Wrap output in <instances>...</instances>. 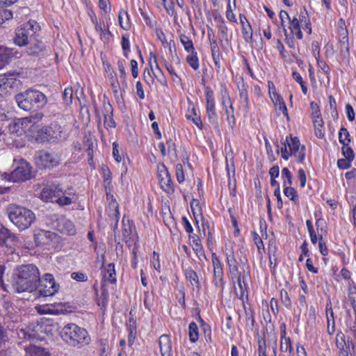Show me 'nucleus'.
<instances>
[{
    "label": "nucleus",
    "instance_id": "1",
    "mask_svg": "<svg viewBox=\"0 0 356 356\" xmlns=\"http://www.w3.org/2000/svg\"><path fill=\"white\" fill-rule=\"evenodd\" d=\"M40 282L39 270L33 264L22 265L13 274V286L17 293L36 291Z\"/></svg>",
    "mask_w": 356,
    "mask_h": 356
},
{
    "label": "nucleus",
    "instance_id": "2",
    "mask_svg": "<svg viewBox=\"0 0 356 356\" xmlns=\"http://www.w3.org/2000/svg\"><path fill=\"white\" fill-rule=\"evenodd\" d=\"M225 256L232 280L234 283H237L239 289V293L238 289H235L236 293L240 299H243L247 292L246 280L249 276L248 267H245V263L241 259V265H238V262L235 257L233 247L230 245H225Z\"/></svg>",
    "mask_w": 356,
    "mask_h": 356
},
{
    "label": "nucleus",
    "instance_id": "3",
    "mask_svg": "<svg viewBox=\"0 0 356 356\" xmlns=\"http://www.w3.org/2000/svg\"><path fill=\"white\" fill-rule=\"evenodd\" d=\"M19 107L24 111H36L42 108L47 103V98L42 92L29 89L15 96Z\"/></svg>",
    "mask_w": 356,
    "mask_h": 356
},
{
    "label": "nucleus",
    "instance_id": "4",
    "mask_svg": "<svg viewBox=\"0 0 356 356\" xmlns=\"http://www.w3.org/2000/svg\"><path fill=\"white\" fill-rule=\"evenodd\" d=\"M6 213L9 220L19 230L26 229L35 220V215L31 210L16 204L8 206Z\"/></svg>",
    "mask_w": 356,
    "mask_h": 356
},
{
    "label": "nucleus",
    "instance_id": "5",
    "mask_svg": "<svg viewBox=\"0 0 356 356\" xmlns=\"http://www.w3.org/2000/svg\"><path fill=\"white\" fill-rule=\"evenodd\" d=\"M61 337L68 344L79 347L88 345L90 342V337L88 331L74 323L65 325L61 331Z\"/></svg>",
    "mask_w": 356,
    "mask_h": 356
},
{
    "label": "nucleus",
    "instance_id": "6",
    "mask_svg": "<svg viewBox=\"0 0 356 356\" xmlns=\"http://www.w3.org/2000/svg\"><path fill=\"white\" fill-rule=\"evenodd\" d=\"M282 147H281V156L284 160H288L291 156H293L298 162L302 163L306 155V148L305 145H301L297 137H286L281 140Z\"/></svg>",
    "mask_w": 356,
    "mask_h": 356
},
{
    "label": "nucleus",
    "instance_id": "7",
    "mask_svg": "<svg viewBox=\"0 0 356 356\" xmlns=\"http://www.w3.org/2000/svg\"><path fill=\"white\" fill-rule=\"evenodd\" d=\"M40 30V26L37 22L29 21L17 30L15 43L20 47L25 46L38 37L37 33Z\"/></svg>",
    "mask_w": 356,
    "mask_h": 356
},
{
    "label": "nucleus",
    "instance_id": "8",
    "mask_svg": "<svg viewBox=\"0 0 356 356\" xmlns=\"http://www.w3.org/2000/svg\"><path fill=\"white\" fill-rule=\"evenodd\" d=\"M15 169L9 175V181L13 182L24 181L31 178V166L23 159H15Z\"/></svg>",
    "mask_w": 356,
    "mask_h": 356
},
{
    "label": "nucleus",
    "instance_id": "9",
    "mask_svg": "<svg viewBox=\"0 0 356 356\" xmlns=\"http://www.w3.org/2000/svg\"><path fill=\"white\" fill-rule=\"evenodd\" d=\"M38 293L40 296H52L58 291L59 285L56 283L54 276L47 273L39 284Z\"/></svg>",
    "mask_w": 356,
    "mask_h": 356
},
{
    "label": "nucleus",
    "instance_id": "10",
    "mask_svg": "<svg viewBox=\"0 0 356 356\" xmlns=\"http://www.w3.org/2000/svg\"><path fill=\"white\" fill-rule=\"evenodd\" d=\"M19 83L17 74H5L0 76V99L8 96L10 90Z\"/></svg>",
    "mask_w": 356,
    "mask_h": 356
},
{
    "label": "nucleus",
    "instance_id": "11",
    "mask_svg": "<svg viewBox=\"0 0 356 356\" xmlns=\"http://www.w3.org/2000/svg\"><path fill=\"white\" fill-rule=\"evenodd\" d=\"M60 163L59 156L55 153L42 150L38 152L36 163L44 168H52Z\"/></svg>",
    "mask_w": 356,
    "mask_h": 356
},
{
    "label": "nucleus",
    "instance_id": "12",
    "mask_svg": "<svg viewBox=\"0 0 356 356\" xmlns=\"http://www.w3.org/2000/svg\"><path fill=\"white\" fill-rule=\"evenodd\" d=\"M205 97L207 103V114L208 119L211 123L215 125H218V115L216 111V104L214 101L213 92L209 88H206Z\"/></svg>",
    "mask_w": 356,
    "mask_h": 356
},
{
    "label": "nucleus",
    "instance_id": "13",
    "mask_svg": "<svg viewBox=\"0 0 356 356\" xmlns=\"http://www.w3.org/2000/svg\"><path fill=\"white\" fill-rule=\"evenodd\" d=\"M21 244L19 238L0 223V248L3 245L19 246Z\"/></svg>",
    "mask_w": 356,
    "mask_h": 356
},
{
    "label": "nucleus",
    "instance_id": "14",
    "mask_svg": "<svg viewBox=\"0 0 356 356\" xmlns=\"http://www.w3.org/2000/svg\"><path fill=\"white\" fill-rule=\"evenodd\" d=\"M212 264H213V282L215 286L222 289L224 282H223V268L222 265L215 253L212 254Z\"/></svg>",
    "mask_w": 356,
    "mask_h": 356
},
{
    "label": "nucleus",
    "instance_id": "15",
    "mask_svg": "<svg viewBox=\"0 0 356 356\" xmlns=\"http://www.w3.org/2000/svg\"><path fill=\"white\" fill-rule=\"evenodd\" d=\"M59 184H52L44 187L40 193L41 199L45 202H55V199L61 195Z\"/></svg>",
    "mask_w": 356,
    "mask_h": 356
},
{
    "label": "nucleus",
    "instance_id": "16",
    "mask_svg": "<svg viewBox=\"0 0 356 356\" xmlns=\"http://www.w3.org/2000/svg\"><path fill=\"white\" fill-rule=\"evenodd\" d=\"M339 48L340 55L341 57H343V58L348 59L350 56V51L348 31L346 29L341 27L339 31Z\"/></svg>",
    "mask_w": 356,
    "mask_h": 356
},
{
    "label": "nucleus",
    "instance_id": "17",
    "mask_svg": "<svg viewBox=\"0 0 356 356\" xmlns=\"http://www.w3.org/2000/svg\"><path fill=\"white\" fill-rule=\"evenodd\" d=\"M57 238L56 234L43 229L37 231L34 234V239L37 245H49L51 242L56 241Z\"/></svg>",
    "mask_w": 356,
    "mask_h": 356
},
{
    "label": "nucleus",
    "instance_id": "18",
    "mask_svg": "<svg viewBox=\"0 0 356 356\" xmlns=\"http://www.w3.org/2000/svg\"><path fill=\"white\" fill-rule=\"evenodd\" d=\"M26 53L29 56H40L46 51V46L38 37L26 44Z\"/></svg>",
    "mask_w": 356,
    "mask_h": 356
},
{
    "label": "nucleus",
    "instance_id": "19",
    "mask_svg": "<svg viewBox=\"0 0 356 356\" xmlns=\"http://www.w3.org/2000/svg\"><path fill=\"white\" fill-rule=\"evenodd\" d=\"M159 180L161 187L168 193L173 192L170 175L164 165L159 168Z\"/></svg>",
    "mask_w": 356,
    "mask_h": 356
},
{
    "label": "nucleus",
    "instance_id": "20",
    "mask_svg": "<svg viewBox=\"0 0 356 356\" xmlns=\"http://www.w3.org/2000/svg\"><path fill=\"white\" fill-rule=\"evenodd\" d=\"M222 104L225 106L227 120L229 124L232 126L234 124V108L230 97L226 91H222Z\"/></svg>",
    "mask_w": 356,
    "mask_h": 356
},
{
    "label": "nucleus",
    "instance_id": "21",
    "mask_svg": "<svg viewBox=\"0 0 356 356\" xmlns=\"http://www.w3.org/2000/svg\"><path fill=\"white\" fill-rule=\"evenodd\" d=\"M325 314L327 319V332L329 335H332L335 332V321L330 301L327 302L326 304Z\"/></svg>",
    "mask_w": 356,
    "mask_h": 356
},
{
    "label": "nucleus",
    "instance_id": "22",
    "mask_svg": "<svg viewBox=\"0 0 356 356\" xmlns=\"http://www.w3.org/2000/svg\"><path fill=\"white\" fill-rule=\"evenodd\" d=\"M160 352L162 356H170L172 343L170 337L167 334L161 335L159 339Z\"/></svg>",
    "mask_w": 356,
    "mask_h": 356
},
{
    "label": "nucleus",
    "instance_id": "23",
    "mask_svg": "<svg viewBox=\"0 0 356 356\" xmlns=\"http://www.w3.org/2000/svg\"><path fill=\"white\" fill-rule=\"evenodd\" d=\"M43 117V114L41 113H38L35 115H31L29 117L23 118L21 119H18L17 121L21 127H22V129L24 130V134L26 130L29 129V126L34 124L36 122L40 120Z\"/></svg>",
    "mask_w": 356,
    "mask_h": 356
},
{
    "label": "nucleus",
    "instance_id": "24",
    "mask_svg": "<svg viewBox=\"0 0 356 356\" xmlns=\"http://www.w3.org/2000/svg\"><path fill=\"white\" fill-rule=\"evenodd\" d=\"M61 195L55 199V202L61 207L71 204L75 200V195L72 193H67L61 188Z\"/></svg>",
    "mask_w": 356,
    "mask_h": 356
},
{
    "label": "nucleus",
    "instance_id": "25",
    "mask_svg": "<svg viewBox=\"0 0 356 356\" xmlns=\"http://www.w3.org/2000/svg\"><path fill=\"white\" fill-rule=\"evenodd\" d=\"M289 29L291 31V33L293 35H295L298 40H301L303 37L302 33L301 31L302 26L300 22L297 19L296 16H293L291 19H289Z\"/></svg>",
    "mask_w": 356,
    "mask_h": 356
},
{
    "label": "nucleus",
    "instance_id": "26",
    "mask_svg": "<svg viewBox=\"0 0 356 356\" xmlns=\"http://www.w3.org/2000/svg\"><path fill=\"white\" fill-rule=\"evenodd\" d=\"M26 356H50L49 353L40 346L31 345L25 348Z\"/></svg>",
    "mask_w": 356,
    "mask_h": 356
},
{
    "label": "nucleus",
    "instance_id": "27",
    "mask_svg": "<svg viewBox=\"0 0 356 356\" xmlns=\"http://www.w3.org/2000/svg\"><path fill=\"white\" fill-rule=\"evenodd\" d=\"M271 99L276 109L281 111L285 117L289 118L286 106L281 96L277 92H273V96H271Z\"/></svg>",
    "mask_w": 356,
    "mask_h": 356
},
{
    "label": "nucleus",
    "instance_id": "28",
    "mask_svg": "<svg viewBox=\"0 0 356 356\" xmlns=\"http://www.w3.org/2000/svg\"><path fill=\"white\" fill-rule=\"evenodd\" d=\"M47 134L56 139L64 137L63 129L56 122H53L47 129Z\"/></svg>",
    "mask_w": 356,
    "mask_h": 356
},
{
    "label": "nucleus",
    "instance_id": "29",
    "mask_svg": "<svg viewBox=\"0 0 356 356\" xmlns=\"http://www.w3.org/2000/svg\"><path fill=\"white\" fill-rule=\"evenodd\" d=\"M58 226L59 231L63 234L74 235L76 233V229L74 224L69 220H61Z\"/></svg>",
    "mask_w": 356,
    "mask_h": 356
},
{
    "label": "nucleus",
    "instance_id": "30",
    "mask_svg": "<svg viewBox=\"0 0 356 356\" xmlns=\"http://www.w3.org/2000/svg\"><path fill=\"white\" fill-rule=\"evenodd\" d=\"M116 273L115 270L114 264L111 263L107 265L105 269V272L103 276L104 282H108L111 284L116 282Z\"/></svg>",
    "mask_w": 356,
    "mask_h": 356
},
{
    "label": "nucleus",
    "instance_id": "31",
    "mask_svg": "<svg viewBox=\"0 0 356 356\" xmlns=\"http://www.w3.org/2000/svg\"><path fill=\"white\" fill-rule=\"evenodd\" d=\"M17 335L19 339L31 341L38 339L40 337L37 331L31 330L30 327L20 329L17 332Z\"/></svg>",
    "mask_w": 356,
    "mask_h": 356
},
{
    "label": "nucleus",
    "instance_id": "32",
    "mask_svg": "<svg viewBox=\"0 0 356 356\" xmlns=\"http://www.w3.org/2000/svg\"><path fill=\"white\" fill-rule=\"evenodd\" d=\"M297 17V19L300 22L302 29L307 30L308 34L312 33L311 22L308 18L305 10H301Z\"/></svg>",
    "mask_w": 356,
    "mask_h": 356
},
{
    "label": "nucleus",
    "instance_id": "33",
    "mask_svg": "<svg viewBox=\"0 0 356 356\" xmlns=\"http://www.w3.org/2000/svg\"><path fill=\"white\" fill-rule=\"evenodd\" d=\"M94 24H95V31L99 33L100 38L102 40L107 41L108 40V34L109 32L106 30V25L104 22L98 23L97 20L95 22L92 20Z\"/></svg>",
    "mask_w": 356,
    "mask_h": 356
},
{
    "label": "nucleus",
    "instance_id": "34",
    "mask_svg": "<svg viewBox=\"0 0 356 356\" xmlns=\"http://www.w3.org/2000/svg\"><path fill=\"white\" fill-rule=\"evenodd\" d=\"M335 344L339 350L346 349V337L343 332L338 331L335 337Z\"/></svg>",
    "mask_w": 356,
    "mask_h": 356
},
{
    "label": "nucleus",
    "instance_id": "35",
    "mask_svg": "<svg viewBox=\"0 0 356 356\" xmlns=\"http://www.w3.org/2000/svg\"><path fill=\"white\" fill-rule=\"evenodd\" d=\"M186 116L188 120H191L197 127L201 128L202 125L201 118L200 115L195 113L194 108H193L191 111H188Z\"/></svg>",
    "mask_w": 356,
    "mask_h": 356
},
{
    "label": "nucleus",
    "instance_id": "36",
    "mask_svg": "<svg viewBox=\"0 0 356 356\" xmlns=\"http://www.w3.org/2000/svg\"><path fill=\"white\" fill-rule=\"evenodd\" d=\"M180 41L184 47L186 51H187L188 53H193L195 48L191 40H190L186 35H181L180 36Z\"/></svg>",
    "mask_w": 356,
    "mask_h": 356
},
{
    "label": "nucleus",
    "instance_id": "37",
    "mask_svg": "<svg viewBox=\"0 0 356 356\" xmlns=\"http://www.w3.org/2000/svg\"><path fill=\"white\" fill-rule=\"evenodd\" d=\"M242 34L246 42H251L252 40V29L250 23L242 27Z\"/></svg>",
    "mask_w": 356,
    "mask_h": 356
},
{
    "label": "nucleus",
    "instance_id": "38",
    "mask_svg": "<svg viewBox=\"0 0 356 356\" xmlns=\"http://www.w3.org/2000/svg\"><path fill=\"white\" fill-rule=\"evenodd\" d=\"M186 278L194 286H198L199 281L196 273L192 269H186L185 272Z\"/></svg>",
    "mask_w": 356,
    "mask_h": 356
},
{
    "label": "nucleus",
    "instance_id": "39",
    "mask_svg": "<svg viewBox=\"0 0 356 356\" xmlns=\"http://www.w3.org/2000/svg\"><path fill=\"white\" fill-rule=\"evenodd\" d=\"M8 129L11 134H15L17 136H20L24 134V130L22 129V127L19 125L17 120L10 124L8 126Z\"/></svg>",
    "mask_w": 356,
    "mask_h": 356
},
{
    "label": "nucleus",
    "instance_id": "40",
    "mask_svg": "<svg viewBox=\"0 0 356 356\" xmlns=\"http://www.w3.org/2000/svg\"><path fill=\"white\" fill-rule=\"evenodd\" d=\"M239 89V96H240V100L241 104L245 106H248V90L246 87L245 86L244 83L241 85V87L238 88Z\"/></svg>",
    "mask_w": 356,
    "mask_h": 356
},
{
    "label": "nucleus",
    "instance_id": "41",
    "mask_svg": "<svg viewBox=\"0 0 356 356\" xmlns=\"http://www.w3.org/2000/svg\"><path fill=\"white\" fill-rule=\"evenodd\" d=\"M280 350L282 352L291 353L293 350L291 341L289 337H284L280 339Z\"/></svg>",
    "mask_w": 356,
    "mask_h": 356
},
{
    "label": "nucleus",
    "instance_id": "42",
    "mask_svg": "<svg viewBox=\"0 0 356 356\" xmlns=\"http://www.w3.org/2000/svg\"><path fill=\"white\" fill-rule=\"evenodd\" d=\"M339 142L343 145H348V143L350 142L349 133L346 128L341 127L340 129L339 132Z\"/></svg>",
    "mask_w": 356,
    "mask_h": 356
},
{
    "label": "nucleus",
    "instance_id": "43",
    "mask_svg": "<svg viewBox=\"0 0 356 356\" xmlns=\"http://www.w3.org/2000/svg\"><path fill=\"white\" fill-rule=\"evenodd\" d=\"M189 337L192 342H195L198 339V327L195 323L192 322L189 324Z\"/></svg>",
    "mask_w": 356,
    "mask_h": 356
},
{
    "label": "nucleus",
    "instance_id": "44",
    "mask_svg": "<svg viewBox=\"0 0 356 356\" xmlns=\"http://www.w3.org/2000/svg\"><path fill=\"white\" fill-rule=\"evenodd\" d=\"M313 122H314V125L315 127L316 136L319 138H323V132L322 128H323V122L322 118L314 119Z\"/></svg>",
    "mask_w": 356,
    "mask_h": 356
},
{
    "label": "nucleus",
    "instance_id": "45",
    "mask_svg": "<svg viewBox=\"0 0 356 356\" xmlns=\"http://www.w3.org/2000/svg\"><path fill=\"white\" fill-rule=\"evenodd\" d=\"M163 6L169 15L174 16L175 19L177 18L175 12V5L173 0H162Z\"/></svg>",
    "mask_w": 356,
    "mask_h": 356
},
{
    "label": "nucleus",
    "instance_id": "46",
    "mask_svg": "<svg viewBox=\"0 0 356 356\" xmlns=\"http://www.w3.org/2000/svg\"><path fill=\"white\" fill-rule=\"evenodd\" d=\"M186 60L193 70H196L199 68V61L195 51L187 56Z\"/></svg>",
    "mask_w": 356,
    "mask_h": 356
},
{
    "label": "nucleus",
    "instance_id": "47",
    "mask_svg": "<svg viewBox=\"0 0 356 356\" xmlns=\"http://www.w3.org/2000/svg\"><path fill=\"white\" fill-rule=\"evenodd\" d=\"M284 193L285 196L289 197L290 200L295 201L297 198L296 191L291 187V186H284Z\"/></svg>",
    "mask_w": 356,
    "mask_h": 356
},
{
    "label": "nucleus",
    "instance_id": "48",
    "mask_svg": "<svg viewBox=\"0 0 356 356\" xmlns=\"http://www.w3.org/2000/svg\"><path fill=\"white\" fill-rule=\"evenodd\" d=\"M193 249L199 259H201V257H204V250L201 244L196 239L193 241Z\"/></svg>",
    "mask_w": 356,
    "mask_h": 356
},
{
    "label": "nucleus",
    "instance_id": "49",
    "mask_svg": "<svg viewBox=\"0 0 356 356\" xmlns=\"http://www.w3.org/2000/svg\"><path fill=\"white\" fill-rule=\"evenodd\" d=\"M253 240L257 247V250L259 254L264 252V245L261 237L256 233L253 232Z\"/></svg>",
    "mask_w": 356,
    "mask_h": 356
},
{
    "label": "nucleus",
    "instance_id": "50",
    "mask_svg": "<svg viewBox=\"0 0 356 356\" xmlns=\"http://www.w3.org/2000/svg\"><path fill=\"white\" fill-rule=\"evenodd\" d=\"M280 297L282 304L287 308L291 306V301L287 291L285 289L280 291Z\"/></svg>",
    "mask_w": 356,
    "mask_h": 356
},
{
    "label": "nucleus",
    "instance_id": "51",
    "mask_svg": "<svg viewBox=\"0 0 356 356\" xmlns=\"http://www.w3.org/2000/svg\"><path fill=\"white\" fill-rule=\"evenodd\" d=\"M245 323L247 326H250L253 327L254 324V314L251 309H247L245 307Z\"/></svg>",
    "mask_w": 356,
    "mask_h": 356
},
{
    "label": "nucleus",
    "instance_id": "52",
    "mask_svg": "<svg viewBox=\"0 0 356 356\" xmlns=\"http://www.w3.org/2000/svg\"><path fill=\"white\" fill-rule=\"evenodd\" d=\"M342 153L346 159L353 160L355 155L353 150L348 145H343L342 147Z\"/></svg>",
    "mask_w": 356,
    "mask_h": 356
},
{
    "label": "nucleus",
    "instance_id": "53",
    "mask_svg": "<svg viewBox=\"0 0 356 356\" xmlns=\"http://www.w3.org/2000/svg\"><path fill=\"white\" fill-rule=\"evenodd\" d=\"M72 95H73V90L72 88H65L63 94V97L64 101L65 102L66 104H70L72 102Z\"/></svg>",
    "mask_w": 356,
    "mask_h": 356
},
{
    "label": "nucleus",
    "instance_id": "54",
    "mask_svg": "<svg viewBox=\"0 0 356 356\" xmlns=\"http://www.w3.org/2000/svg\"><path fill=\"white\" fill-rule=\"evenodd\" d=\"M191 208L195 218L196 216L202 214L201 207L200 206V202L198 200H193L191 203Z\"/></svg>",
    "mask_w": 356,
    "mask_h": 356
},
{
    "label": "nucleus",
    "instance_id": "55",
    "mask_svg": "<svg viewBox=\"0 0 356 356\" xmlns=\"http://www.w3.org/2000/svg\"><path fill=\"white\" fill-rule=\"evenodd\" d=\"M8 341L6 330L0 325V348Z\"/></svg>",
    "mask_w": 356,
    "mask_h": 356
},
{
    "label": "nucleus",
    "instance_id": "56",
    "mask_svg": "<svg viewBox=\"0 0 356 356\" xmlns=\"http://www.w3.org/2000/svg\"><path fill=\"white\" fill-rule=\"evenodd\" d=\"M310 107L312 111V115L313 120L321 118L320 109H319V106H318V104L312 102L310 104Z\"/></svg>",
    "mask_w": 356,
    "mask_h": 356
},
{
    "label": "nucleus",
    "instance_id": "57",
    "mask_svg": "<svg viewBox=\"0 0 356 356\" xmlns=\"http://www.w3.org/2000/svg\"><path fill=\"white\" fill-rule=\"evenodd\" d=\"M99 8L104 11L105 14L111 11V5L109 0H99Z\"/></svg>",
    "mask_w": 356,
    "mask_h": 356
},
{
    "label": "nucleus",
    "instance_id": "58",
    "mask_svg": "<svg viewBox=\"0 0 356 356\" xmlns=\"http://www.w3.org/2000/svg\"><path fill=\"white\" fill-rule=\"evenodd\" d=\"M124 17L127 18L128 17V14H127V13L126 11L121 10L119 13V15H118L119 22H120V24L122 26V28H123L124 29H127L129 27V25L128 22H125L124 23L123 22V18Z\"/></svg>",
    "mask_w": 356,
    "mask_h": 356
},
{
    "label": "nucleus",
    "instance_id": "59",
    "mask_svg": "<svg viewBox=\"0 0 356 356\" xmlns=\"http://www.w3.org/2000/svg\"><path fill=\"white\" fill-rule=\"evenodd\" d=\"M71 277L78 282H85L87 280V276L82 272H74L71 274Z\"/></svg>",
    "mask_w": 356,
    "mask_h": 356
},
{
    "label": "nucleus",
    "instance_id": "60",
    "mask_svg": "<svg viewBox=\"0 0 356 356\" xmlns=\"http://www.w3.org/2000/svg\"><path fill=\"white\" fill-rule=\"evenodd\" d=\"M349 298L350 299L351 305L354 309V313H355V314H356V288L350 289Z\"/></svg>",
    "mask_w": 356,
    "mask_h": 356
},
{
    "label": "nucleus",
    "instance_id": "61",
    "mask_svg": "<svg viewBox=\"0 0 356 356\" xmlns=\"http://www.w3.org/2000/svg\"><path fill=\"white\" fill-rule=\"evenodd\" d=\"M176 175L177 181L179 183H181L184 181V175L182 168V165L181 164H177L176 165Z\"/></svg>",
    "mask_w": 356,
    "mask_h": 356
},
{
    "label": "nucleus",
    "instance_id": "62",
    "mask_svg": "<svg viewBox=\"0 0 356 356\" xmlns=\"http://www.w3.org/2000/svg\"><path fill=\"white\" fill-rule=\"evenodd\" d=\"M352 160H349L348 159H341L337 161V165L339 168L341 169H347L350 166Z\"/></svg>",
    "mask_w": 356,
    "mask_h": 356
},
{
    "label": "nucleus",
    "instance_id": "63",
    "mask_svg": "<svg viewBox=\"0 0 356 356\" xmlns=\"http://www.w3.org/2000/svg\"><path fill=\"white\" fill-rule=\"evenodd\" d=\"M0 15H1V24L5 21V20H8L11 18H13V12L10 10H1L0 11Z\"/></svg>",
    "mask_w": 356,
    "mask_h": 356
},
{
    "label": "nucleus",
    "instance_id": "64",
    "mask_svg": "<svg viewBox=\"0 0 356 356\" xmlns=\"http://www.w3.org/2000/svg\"><path fill=\"white\" fill-rule=\"evenodd\" d=\"M318 248H319L320 252L323 255L325 256V255H327L328 254L327 248L326 247V245H325V242L323 241L322 236H321L319 237Z\"/></svg>",
    "mask_w": 356,
    "mask_h": 356
}]
</instances>
